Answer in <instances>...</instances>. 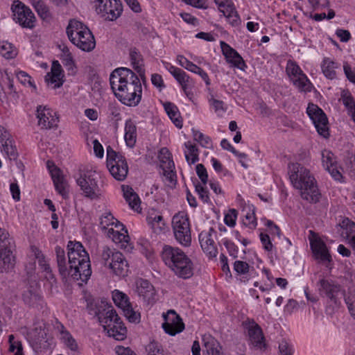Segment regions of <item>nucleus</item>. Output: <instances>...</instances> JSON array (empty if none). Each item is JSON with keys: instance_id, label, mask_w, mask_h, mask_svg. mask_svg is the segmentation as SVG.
<instances>
[{"instance_id": "1", "label": "nucleus", "mask_w": 355, "mask_h": 355, "mask_svg": "<svg viewBox=\"0 0 355 355\" xmlns=\"http://www.w3.org/2000/svg\"><path fill=\"white\" fill-rule=\"evenodd\" d=\"M110 82L115 96L124 105L136 106L141 100L142 87L138 76L130 69H114Z\"/></svg>"}, {"instance_id": "2", "label": "nucleus", "mask_w": 355, "mask_h": 355, "mask_svg": "<svg viewBox=\"0 0 355 355\" xmlns=\"http://www.w3.org/2000/svg\"><path fill=\"white\" fill-rule=\"evenodd\" d=\"M290 181L296 189L300 191L302 199L310 203L319 202L321 193L317 182L309 169L299 163H291L288 166Z\"/></svg>"}, {"instance_id": "3", "label": "nucleus", "mask_w": 355, "mask_h": 355, "mask_svg": "<svg viewBox=\"0 0 355 355\" xmlns=\"http://www.w3.org/2000/svg\"><path fill=\"white\" fill-rule=\"evenodd\" d=\"M68 263L72 268V278L87 283L92 275L88 253L83 245L77 241H69L67 244Z\"/></svg>"}, {"instance_id": "4", "label": "nucleus", "mask_w": 355, "mask_h": 355, "mask_svg": "<svg viewBox=\"0 0 355 355\" xmlns=\"http://www.w3.org/2000/svg\"><path fill=\"white\" fill-rule=\"evenodd\" d=\"M95 315L110 337L117 340H123L125 338L126 327L112 306L102 302L95 311Z\"/></svg>"}, {"instance_id": "5", "label": "nucleus", "mask_w": 355, "mask_h": 355, "mask_svg": "<svg viewBox=\"0 0 355 355\" xmlns=\"http://www.w3.org/2000/svg\"><path fill=\"white\" fill-rule=\"evenodd\" d=\"M101 264L109 268L111 272L119 277L128 275L129 265L125 256L116 249L104 246L100 254Z\"/></svg>"}, {"instance_id": "6", "label": "nucleus", "mask_w": 355, "mask_h": 355, "mask_svg": "<svg viewBox=\"0 0 355 355\" xmlns=\"http://www.w3.org/2000/svg\"><path fill=\"white\" fill-rule=\"evenodd\" d=\"M83 195L91 200L98 199L102 195V191L98 184V175L92 170L81 171L76 179Z\"/></svg>"}, {"instance_id": "7", "label": "nucleus", "mask_w": 355, "mask_h": 355, "mask_svg": "<svg viewBox=\"0 0 355 355\" xmlns=\"http://www.w3.org/2000/svg\"><path fill=\"white\" fill-rule=\"evenodd\" d=\"M107 167L112 176L117 181H123L128 173V165L125 157L116 152L112 147L107 148Z\"/></svg>"}, {"instance_id": "8", "label": "nucleus", "mask_w": 355, "mask_h": 355, "mask_svg": "<svg viewBox=\"0 0 355 355\" xmlns=\"http://www.w3.org/2000/svg\"><path fill=\"white\" fill-rule=\"evenodd\" d=\"M172 226L177 241L184 246H189L191 242L189 217L184 212H178L172 219Z\"/></svg>"}, {"instance_id": "9", "label": "nucleus", "mask_w": 355, "mask_h": 355, "mask_svg": "<svg viewBox=\"0 0 355 355\" xmlns=\"http://www.w3.org/2000/svg\"><path fill=\"white\" fill-rule=\"evenodd\" d=\"M21 300L24 304L34 309H42L45 305L40 286L35 281L29 282L21 291Z\"/></svg>"}, {"instance_id": "10", "label": "nucleus", "mask_w": 355, "mask_h": 355, "mask_svg": "<svg viewBox=\"0 0 355 355\" xmlns=\"http://www.w3.org/2000/svg\"><path fill=\"white\" fill-rule=\"evenodd\" d=\"M96 11L105 19L114 21L119 18L123 12L121 0H92Z\"/></svg>"}, {"instance_id": "11", "label": "nucleus", "mask_w": 355, "mask_h": 355, "mask_svg": "<svg viewBox=\"0 0 355 355\" xmlns=\"http://www.w3.org/2000/svg\"><path fill=\"white\" fill-rule=\"evenodd\" d=\"M9 244L8 232L0 228V272H8L15 264V258L8 248Z\"/></svg>"}, {"instance_id": "12", "label": "nucleus", "mask_w": 355, "mask_h": 355, "mask_svg": "<svg viewBox=\"0 0 355 355\" xmlns=\"http://www.w3.org/2000/svg\"><path fill=\"white\" fill-rule=\"evenodd\" d=\"M286 71L293 85L300 92H308L311 91V83L295 62L289 60Z\"/></svg>"}, {"instance_id": "13", "label": "nucleus", "mask_w": 355, "mask_h": 355, "mask_svg": "<svg viewBox=\"0 0 355 355\" xmlns=\"http://www.w3.org/2000/svg\"><path fill=\"white\" fill-rule=\"evenodd\" d=\"M306 113L313 121L318 134L327 138L329 136L328 119L323 110L318 105L309 103Z\"/></svg>"}, {"instance_id": "14", "label": "nucleus", "mask_w": 355, "mask_h": 355, "mask_svg": "<svg viewBox=\"0 0 355 355\" xmlns=\"http://www.w3.org/2000/svg\"><path fill=\"white\" fill-rule=\"evenodd\" d=\"M112 299L119 308L121 309L125 317L130 322H139L140 315L135 311L128 296L124 293L115 290L112 293Z\"/></svg>"}, {"instance_id": "15", "label": "nucleus", "mask_w": 355, "mask_h": 355, "mask_svg": "<svg viewBox=\"0 0 355 355\" xmlns=\"http://www.w3.org/2000/svg\"><path fill=\"white\" fill-rule=\"evenodd\" d=\"M14 19L23 28H33L35 17L31 10L20 1H15L12 6Z\"/></svg>"}, {"instance_id": "16", "label": "nucleus", "mask_w": 355, "mask_h": 355, "mask_svg": "<svg viewBox=\"0 0 355 355\" xmlns=\"http://www.w3.org/2000/svg\"><path fill=\"white\" fill-rule=\"evenodd\" d=\"M175 260L171 270L180 278H190L193 274V264L190 258L181 250Z\"/></svg>"}, {"instance_id": "17", "label": "nucleus", "mask_w": 355, "mask_h": 355, "mask_svg": "<svg viewBox=\"0 0 355 355\" xmlns=\"http://www.w3.org/2000/svg\"><path fill=\"white\" fill-rule=\"evenodd\" d=\"M163 318L164 322L162 324V328L166 334L175 336L184 330V324L174 310H169L167 313H163Z\"/></svg>"}, {"instance_id": "18", "label": "nucleus", "mask_w": 355, "mask_h": 355, "mask_svg": "<svg viewBox=\"0 0 355 355\" xmlns=\"http://www.w3.org/2000/svg\"><path fill=\"white\" fill-rule=\"evenodd\" d=\"M318 291L321 295L326 296L336 302L340 296L344 295L340 284L328 279H321L318 282Z\"/></svg>"}, {"instance_id": "19", "label": "nucleus", "mask_w": 355, "mask_h": 355, "mask_svg": "<svg viewBox=\"0 0 355 355\" xmlns=\"http://www.w3.org/2000/svg\"><path fill=\"white\" fill-rule=\"evenodd\" d=\"M309 237L311 250L315 257L322 262H330L331 257L327 250L326 244L313 231H310Z\"/></svg>"}, {"instance_id": "20", "label": "nucleus", "mask_w": 355, "mask_h": 355, "mask_svg": "<svg viewBox=\"0 0 355 355\" xmlns=\"http://www.w3.org/2000/svg\"><path fill=\"white\" fill-rule=\"evenodd\" d=\"M37 118L38 125L44 129H51L57 127L58 118L55 113L46 107L39 105L37 107Z\"/></svg>"}, {"instance_id": "21", "label": "nucleus", "mask_w": 355, "mask_h": 355, "mask_svg": "<svg viewBox=\"0 0 355 355\" xmlns=\"http://www.w3.org/2000/svg\"><path fill=\"white\" fill-rule=\"evenodd\" d=\"M216 236V232L212 227L208 232H202L199 235L201 248L209 257H215L218 254V250L214 241Z\"/></svg>"}, {"instance_id": "22", "label": "nucleus", "mask_w": 355, "mask_h": 355, "mask_svg": "<svg viewBox=\"0 0 355 355\" xmlns=\"http://www.w3.org/2000/svg\"><path fill=\"white\" fill-rule=\"evenodd\" d=\"M137 293L148 304L156 302L157 293L154 286L146 279H140L137 281Z\"/></svg>"}, {"instance_id": "23", "label": "nucleus", "mask_w": 355, "mask_h": 355, "mask_svg": "<svg viewBox=\"0 0 355 355\" xmlns=\"http://www.w3.org/2000/svg\"><path fill=\"white\" fill-rule=\"evenodd\" d=\"M163 63L165 66V68L181 85L182 89L185 94L189 96V92L188 89L191 85V79L190 77L182 69L173 66L168 62H164Z\"/></svg>"}, {"instance_id": "24", "label": "nucleus", "mask_w": 355, "mask_h": 355, "mask_svg": "<svg viewBox=\"0 0 355 355\" xmlns=\"http://www.w3.org/2000/svg\"><path fill=\"white\" fill-rule=\"evenodd\" d=\"M220 46L223 53L229 63H231L234 67L241 70H243L244 68L246 67L243 58L235 49L225 42H220Z\"/></svg>"}, {"instance_id": "25", "label": "nucleus", "mask_w": 355, "mask_h": 355, "mask_svg": "<svg viewBox=\"0 0 355 355\" xmlns=\"http://www.w3.org/2000/svg\"><path fill=\"white\" fill-rule=\"evenodd\" d=\"M83 33L73 38L71 42L77 47L85 51H91L95 48L96 42L92 33L88 28H84Z\"/></svg>"}, {"instance_id": "26", "label": "nucleus", "mask_w": 355, "mask_h": 355, "mask_svg": "<svg viewBox=\"0 0 355 355\" xmlns=\"http://www.w3.org/2000/svg\"><path fill=\"white\" fill-rule=\"evenodd\" d=\"M55 252L56 254L57 264L60 275L63 278H66L68 276H71L72 277V268L70 267L68 261L67 262L64 249L60 246H56L55 248Z\"/></svg>"}, {"instance_id": "27", "label": "nucleus", "mask_w": 355, "mask_h": 355, "mask_svg": "<svg viewBox=\"0 0 355 355\" xmlns=\"http://www.w3.org/2000/svg\"><path fill=\"white\" fill-rule=\"evenodd\" d=\"M248 334L250 343L259 349L265 346L264 336L260 326L253 322L248 327Z\"/></svg>"}, {"instance_id": "28", "label": "nucleus", "mask_w": 355, "mask_h": 355, "mask_svg": "<svg viewBox=\"0 0 355 355\" xmlns=\"http://www.w3.org/2000/svg\"><path fill=\"white\" fill-rule=\"evenodd\" d=\"M180 249L178 248L172 247L171 245H165L162 252V258L166 266L171 268L175 266V261L176 257L180 253Z\"/></svg>"}, {"instance_id": "29", "label": "nucleus", "mask_w": 355, "mask_h": 355, "mask_svg": "<svg viewBox=\"0 0 355 355\" xmlns=\"http://www.w3.org/2000/svg\"><path fill=\"white\" fill-rule=\"evenodd\" d=\"M84 28H87V26L83 24L81 21L76 19H71L67 27V34L70 41L73 38L81 35L85 30Z\"/></svg>"}, {"instance_id": "30", "label": "nucleus", "mask_w": 355, "mask_h": 355, "mask_svg": "<svg viewBox=\"0 0 355 355\" xmlns=\"http://www.w3.org/2000/svg\"><path fill=\"white\" fill-rule=\"evenodd\" d=\"M130 58L133 68L143 78L144 77V69H143L144 60L141 54L136 48L131 49L130 50Z\"/></svg>"}, {"instance_id": "31", "label": "nucleus", "mask_w": 355, "mask_h": 355, "mask_svg": "<svg viewBox=\"0 0 355 355\" xmlns=\"http://www.w3.org/2000/svg\"><path fill=\"white\" fill-rule=\"evenodd\" d=\"M164 107L175 125L181 128L182 127V120L181 119L180 114L177 106L172 103L166 102L164 103Z\"/></svg>"}, {"instance_id": "32", "label": "nucleus", "mask_w": 355, "mask_h": 355, "mask_svg": "<svg viewBox=\"0 0 355 355\" xmlns=\"http://www.w3.org/2000/svg\"><path fill=\"white\" fill-rule=\"evenodd\" d=\"M124 138L128 146L133 147L135 146L137 139V128L131 119L125 122Z\"/></svg>"}, {"instance_id": "33", "label": "nucleus", "mask_w": 355, "mask_h": 355, "mask_svg": "<svg viewBox=\"0 0 355 355\" xmlns=\"http://www.w3.org/2000/svg\"><path fill=\"white\" fill-rule=\"evenodd\" d=\"M127 233V230H125V233H121L119 230H115L111 227L108 229L107 235L111 238L114 243L121 244V248H126L130 239Z\"/></svg>"}, {"instance_id": "34", "label": "nucleus", "mask_w": 355, "mask_h": 355, "mask_svg": "<svg viewBox=\"0 0 355 355\" xmlns=\"http://www.w3.org/2000/svg\"><path fill=\"white\" fill-rule=\"evenodd\" d=\"M60 340L64 345L70 349L71 351L76 352L78 349V345L76 340L73 338L71 334L65 329L63 325H60Z\"/></svg>"}, {"instance_id": "35", "label": "nucleus", "mask_w": 355, "mask_h": 355, "mask_svg": "<svg viewBox=\"0 0 355 355\" xmlns=\"http://www.w3.org/2000/svg\"><path fill=\"white\" fill-rule=\"evenodd\" d=\"M184 146L187 149V150L184 152L185 158L187 162L189 164H193L197 162L199 159L198 149L197 146L194 144H192L191 141L185 142Z\"/></svg>"}, {"instance_id": "36", "label": "nucleus", "mask_w": 355, "mask_h": 355, "mask_svg": "<svg viewBox=\"0 0 355 355\" xmlns=\"http://www.w3.org/2000/svg\"><path fill=\"white\" fill-rule=\"evenodd\" d=\"M321 67L322 73L327 78L332 80L336 78L335 69L336 68V64L333 60L329 58H324Z\"/></svg>"}, {"instance_id": "37", "label": "nucleus", "mask_w": 355, "mask_h": 355, "mask_svg": "<svg viewBox=\"0 0 355 355\" xmlns=\"http://www.w3.org/2000/svg\"><path fill=\"white\" fill-rule=\"evenodd\" d=\"M207 355H224L218 343L211 337L203 339Z\"/></svg>"}, {"instance_id": "38", "label": "nucleus", "mask_w": 355, "mask_h": 355, "mask_svg": "<svg viewBox=\"0 0 355 355\" xmlns=\"http://www.w3.org/2000/svg\"><path fill=\"white\" fill-rule=\"evenodd\" d=\"M100 225L103 230H107V232H108V229L111 228L109 227L110 226L114 225L116 227L122 226L119 221L114 218L110 213H105L102 216L101 218Z\"/></svg>"}, {"instance_id": "39", "label": "nucleus", "mask_w": 355, "mask_h": 355, "mask_svg": "<svg viewBox=\"0 0 355 355\" xmlns=\"http://www.w3.org/2000/svg\"><path fill=\"white\" fill-rule=\"evenodd\" d=\"M243 211L245 212L244 219L243 220V224L250 228H255L257 223L254 214V207L253 206H248Z\"/></svg>"}, {"instance_id": "40", "label": "nucleus", "mask_w": 355, "mask_h": 355, "mask_svg": "<svg viewBox=\"0 0 355 355\" xmlns=\"http://www.w3.org/2000/svg\"><path fill=\"white\" fill-rule=\"evenodd\" d=\"M341 227L345 230V237L347 243L353 241L355 239V223L348 218H345L341 223ZM354 243V242H352Z\"/></svg>"}, {"instance_id": "41", "label": "nucleus", "mask_w": 355, "mask_h": 355, "mask_svg": "<svg viewBox=\"0 0 355 355\" xmlns=\"http://www.w3.org/2000/svg\"><path fill=\"white\" fill-rule=\"evenodd\" d=\"M223 14L227 17L232 26H237L239 25L241 19L234 6L233 7L229 6L227 10H223Z\"/></svg>"}, {"instance_id": "42", "label": "nucleus", "mask_w": 355, "mask_h": 355, "mask_svg": "<svg viewBox=\"0 0 355 355\" xmlns=\"http://www.w3.org/2000/svg\"><path fill=\"white\" fill-rule=\"evenodd\" d=\"M17 50L8 42L0 44V54L6 59L13 58L17 55Z\"/></svg>"}, {"instance_id": "43", "label": "nucleus", "mask_w": 355, "mask_h": 355, "mask_svg": "<svg viewBox=\"0 0 355 355\" xmlns=\"http://www.w3.org/2000/svg\"><path fill=\"white\" fill-rule=\"evenodd\" d=\"M322 162L325 169L333 167L335 164H338L334 153L328 150L322 151Z\"/></svg>"}, {"instance_id": "44", "label": "nucleus", "mask_w": 355, "mask_h": 355, "mask_svg": "<svg viewBox=\"0 0 355 355\" xmlns=\"http://www.w3.org/2000/svg\"><path fill=\"white\" fill-rule=\"evenodd\" d=\"M161 153L166 154L167 158L166 160L161 159V167L164 172L173 171L175 164L171 158V153L166 148H163L161 149Z\"/></svg>"}, {"instance_id": "45", "label": "nucleus", "mask_w": 355, "mask_h": 355, "mask_svg": "<svg viewBox=\"0 0 355 355\" xmlns=\"http://www.w3.org/2000/svg\"><path fill=\"white\" fill-rule=\"evenodd\" d=\"M195 190L203 202H209V191L206 185L203 184V183L197 182L195 184Z\"/></svg>"}, {"instance_id": "46", "label": "nucleus", "mask_w": 355, "mask_h": 355, "mask_svg": "<svg viewBox=\"0 0 355 355\" xmlns=\"http://www.w3.org/2000/svg\"><path fill=\"white\" fill-rule=\"evenodd\" d=\"M341 100L348 113L355 109V101L348 91H343L342 92Z\"/></svg>"}, {"instance_id": "47", "label": "nucleus", "mask_w": 355, "mask_h": 355, "mask_svg": "<svg viewBox=\"0 0 355 355\" xmlns=\"http://www.w3.org/2000/svg\"><path fill=\"white\" fill-rule=\"evenodd\" d=\"M193 137L195 141H198L203 147H209L211 144V139L201 132L192 129Z\"/></svg>"}, {"instance_id": "48", "label": "nucleus", "mask_w": 355, "mask_h": 355, "mask_svg": "<svg viewBox=\"0 0 355 355\" xmlns=\"http://www.w3.org/2000/svg\"><path fill=\"white\" fill-rule=\"evenodd\" d=\"M60 60L69 73H75V64L71 54L61 55Z\"/></svg>"}, {"instance_id": "49", "label": "nucleus", "mask_w": 355, "mask_h": 355, "mask_svg": "<svg viewBox=\"0 0 355 355\" xmlns=\"http://www.w3.org/2000/svg\"><path fill=\"white\" fill-rule=\"evenodd\" d=\"M8 342L10 344L9 351L15 353L14 355H23L22 345L19 341L15 340V336L11 334L8 336Z\"/></svg>"}, {"instance_id": "50", "label": "nucleus", "mask_w": 355, "mask_h": 355, "mask_svg": "<svg viewBox=\"0 0 355 355\" xmlns=\"http://www.w3.org/2000/svg\"><path fill=\"white\" fill-rule=\"evenodd\" d=\"M2 146V150L6 154L10 160H15L18 154L16 148L12 146V141L5 142Z\"/></svg>"}, {"instance_id": "51", "label": "nucleus", "mask_w": 355, "mask_h": 355, "mask_svg": "<svg viewBox=\"0 0 355 355\" xmlns=\"http://www.w3.org/2000/svg\"><path fill=\"white\" fill-rule=\"evenodd\" d=\"M148 355H164L162 346L157 342L152 341L146 346Z\"/></svg>"}, {"instance_id": "52", "label": "nucleus", "mask_w": 355, "mask_h": 355, "mask_svg": "<svg viewBox=\"0 0 355 355\" xmlns=\"http://www.w3.org/2000/svg\"><path fill=\"white\" fill-rule=\"evenodd\" d=\"M55 190L63 197V198H68V188H67V184L64 181V178L62 180H56L53 182Z\"/></svg>"}, {"instance_id": "53", "label": "nucleus", "mask_w": 355, "mask_h": 355, "mask_svg": "<svg viewBox=\"0 0 355 355\" xmlns=\"http://www.w3.org/2000/svg\"><path fill=\"white\" fill-rule=\"evenodd\" d=\"M63 76L48 73L45 76V80L48 84H54L53 88H58L63 84Z\"/></svg>"}, {"instance_id": "54", "label": "nucleus", "mask_w": 355, "mask_h": 355, "mask_svg": "<svg viewBox=\"0 0 355 355\" xmlns=\"http://www.w3.org/2000/svg\"><path fill=\"white\" fill-rule=\"evenodd\" d=\"M33 6L42 18L46 19L49 16V9L43 1H37L33 3Z\"/></svg>"}, {"instance_id": "55", "label": "nucleus", "mask_w": 355, "mask_h": 355, "mask_svg": "<svg viewBox=\"0 0 355 355\" xmlns=\"http://www.w3.org/2000/svg\"><path fill=\"white\" fill-rule=\"evenodd\" d=\"M220 146L221 147L225 149V150H229L230 152H232L234 155H236V157H238L239 158H246L247 157V155L244 153H239V151H237L232 145L228 141L227 139H223L221 142H220Z\"/></svg>"}, {"instance_id": "56", "label": "nucleus", "mask_w": 355, "mask_h": 355, "mask_svg": "<svg viewBox=\"0 0 355 355\" xmlns=\"http://www.w3.org/2000/svg\"><path fill=\"white\" fill-rule=\"evenodd\" d=\"M177 60L179 63V64L186 69L187 70H189L191 72H194L195 70L197 68V65L193 64L192 62L189 61L188 59H187L183 55H178L177 57Z\"/></svg>"}, {"instance_id": "57", "label": "nucleus", "mask_w": 355, "mask_h": 355, "mask_svg": "<svg viewBox=\"0 0 355 355\" xmlns=\"http://www.w3.org/2000/svg\"><path fill=\"white\" fill-rule=\"evenodd\" d=\"M17 79L22 83L23 85H28L29 86L33 87L35 89H36V86L35 85L33 81L32 80L31 77L24 71H19L17 73Z\"/></svg>"}, {"instance_id": "58", "label": "nucleus", "mask_w": 355, "mask_h": 355, "mask_svg": "<svg viewBox=\"0 0 355 355\" xmlns=\"http://www.w3.org/2000/svg\"><path fill=\"white\" fill-rule=\"evenodd\" d=\"M237 218V211L234 209H230L224 218L225 223L229 227H234Z\"/></svg>"}, {"instance_id": "59", "label": "nucleus", "mask_w": 355, "mask_h": 355, "mask_svg": "<svg viewBox=\"0 0 355 355\" xmlns=\"http://www.w3.org/2000/svg\"><path fill=\"white\" fill-rule=\"evenodd\" d=\"M196 171L198 178L201 180V183H203V184L207 185L208 182V174L204 165L202 164H197L196 167Z\"/></svg>"}, {"instance_id": "60", "label": "nucleus", "mask_w": 355, "mask_h": 355, "mask_svg": "<svg viewBox=\"0 0 355 355\" xmlns=\"http://www.w3.org/2000/svg\"><path fill=\"white\" fill-rule=\"evenodd\" d=\"M345 301L351 315L355 320V294L349 293L347 296L345 297Z\"/></svg>"}, {"instance_id": "61", "label": "nucleus", "mask_w": 355, "mask_h": 355, "mask_svg": "<svg viewBox=\"0 0 355 355\" xmlns=\"http://www.w3.org/2000/svg\"><path fill=\"white\" fill-rule=\"evenodd\" d=\"M249 268V264L243 261H236L234 263V269L238 274L248 273Z\"/></svg>"}, {"instance_id": "62", "label": "nucleus", "mask_w": 355, "mask_h": 355, "mask_svg": "<svg viewBox=\"0 0 355 355\" xmlns=\"http://www.w3.org/2000/svg\"><path fill=\"white\" fill-rule=\"evenodd\" d=\"M280 355H293V348L286 340H282L279 345Z\"/></svg>"}, {"instance_id": "63", "label": "nucleus", "mask_w": 355, "mask_h": 355, "mask_svg": "<svg viewBox=\"0 0 355 355\" xmlns=\"http://www.w3.org/2000/svg\"><path fill=\"white\" fill-rule=\"evenodd\" d=\"M39 266L41 267V268L46 272V274L49 276H46V277L47 279H53V275L52 273L51 267L49 264L48 263L47 260L46 259L45 256L43 257V259H39L38 260Z\"/></svg>"}, {"instance_id": "64", "label": "nucleus", "mask_w": 355, "mask_h": 355, "mask_svg": "<svg viewBox=\"0 0 355 355\" xmlns=\"http://www.w3.org/2000/svg\"><path fill=\"white\" fill-rule=\"evenodd\" d=\"M223 244L227 248L230 256H232L234 258L237 257L238 248L233 242L227 239H225L223 241Z\"/></svg>"}]
</instances>
